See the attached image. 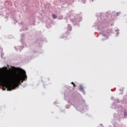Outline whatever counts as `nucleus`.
Here are the masks:
<instances>
[{
  "mask_svg": "<svg viewBox=\"0 0 127 127\" xmlns=\"http://www.w3.org/2000/svg\"><path fill=\"white\" fill-rule=\"evenodd\" d=\"M2 72H5L6 71H7V67H4L2 69Z\"/></svg>",
  "mask_w": 127,
  "mask_h": 127,
  "instance_id": "2",
  "label": "nucleus"
},
{
  "mask_svg": "<svg viewBox=\"0 0 127 127\" xmlns=\"http://www.w3.org/2000/svg\"><path fill=\"white\" fill-rule=\"evenodd\" d=\"M72 85H73L74 87H76V85H75V83L74 82H71Z\"/></svg>",
  "mask_w": 127,
  "mask_h": 127,
  "instance_id": "5",
  "label": "nucleus"
},
{
  "mask_svg": "<svg viewBox=\"0 0 127 127\" xmlns=\"http://www.w3.org/2000/svg\"><path fill=\"white\" fill-rule=\"evenodd\" d=\"M27 78L25 73L21 74L10 71L4 73L2 76L0 75V84H2L3 86L7 88V91H11L14 90L20 84V82L25 81Z\"/></svg>",
  "mask_w": 127,
  "mask_h": 127,
  "instance_id": "1",
  "label": "nucleus"
},
{
  "mask_svg": "<svg viewBox=\"0 0 127 127\" xmlns=\"http://www.w3.org/2000/svg\"><path fill=\"white\" fill-rule=\"evenodd\" d=\"M79 90H80V91H81V92H84V88H83L82 86H80L79 87Z\"/></svg>",
  "mask_w": 127,
  "mask_h": 127,
  "instance_id": "3",
  "label": "nucleus"
},
{
  "mask_svg": "<svg viewBox=\"0 0 127 127\" xmlns=\"http://www.w3.org/2000/svg\"><path fill=\"white\" fill-rule=\"evenodd\" d=\"M53 18L55 19V18H57V15H55V14H53Z\"/></svg>",
  "mask_w": 127,
  "mask_h": 127,
  "instance_id": "4",
  "label": "nucleus"
}]
</instances>
